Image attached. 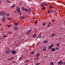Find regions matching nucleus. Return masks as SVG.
Returning a JSON list of instances; mask_svg holds the SVG:
<instances>
[{
	"label": "nucleus",
	"mask_w": 65,
	"mask_h": 65,
	"mask_svg": "<svg viewBox=\"0 0 65 65\" xmlns=\"http://www.w3.org/2000/svg\"><path fill=\"white\" fill-rule=\"evenodd\" d=\"M17 11H18L19 14L20 15H22V14H21V12L20 11V8L19 7H17Z\"/></svg>",
	"instance_id": "nucleus-1"
},
{
	"label": "nucleus",
	"mask_w": 65,
	"mask_h": 65,
	"mask_svg": "<svg viewBox=\"0 0 65 65\" xmlns=\"http://www.w3.org/2000/svg\"><path fill=\"white\" fill-rule=\"evenodd\" d=\"M31 11H32L31 9L30 8H29V9L27 10V13H28V14H30V13L31 12Z\"/></svg>",
	"instance_id": "nucleus-2"
},
{
	"label": "nucleus",
	"mask_w": 65,
	"mask_h": 65,
	"mask_svg": "<svg viewBox=\"0 0 65 65\" xmlns=\"http://www.w3.org/2000/svg\"><path fill=\"white\" fill-rule=\"evenodd\" d=\"M13 29L15 31H18L19 29V28L17 27H13Z\"/></svg>",
	"instance_id": "nucleus-3"
},
{
	"label": "nucleus",
	"mask_w": 65,
	"mask_h": 65,
	"mask_svg": "<svg viewBox=\"0 0 65 65\" xmlns=\"http://www.w3.org/2000/svg\"><path fill=\"white\" fill-rule=\"evenodd\" d=\"M42 7H43L44 6H47V4L45 3H42L40 5Z\"/></svg>",
	"instance_id": "nucleus-4"
},
{
	"label": "nucleus",
	"mask_w": 65,
	"mask_h": 65,
	"mask_svg": "<svg viewBox=\"0 0 65 65\" xmlns=\"http://www.w3.org/2000/svg\"><path fill=\"white\" fill-rule=\"evenodd\" d=\"M63 64V62L62 61V60H61L60 61H59L58 62V65H61L62 64Z\"/></svg>",
	"instance_id": "nucleus-5"
},
{
	"label": "nucleus",
	"mask_w": 65,
	"mask_h": 65,
	"mask_svg": "<svg viewBox=\"0 0 65 65\" xmlns=\"http://www.w3.org/2000/svg\"><path fill=\"white\" fill-rule=\"evenodd\" d=\"M21 9H22V10H23V11H25V12H26L27 10L28 11V9H27L25 8H24V7L22 8Z\"/></svg>",
	"instance_id": "nucleus-6"
},
{
	"label": "nucleus",
	"mask_w": 65,
	"mask_h": 65,
	"mask_svg": "<svg viewBox=\"0 0 65 65\" xmlns=\"http://www.w3.org/2000/svg\"><path fill=\"white\" fill-rule=\"evenodd\" d=\"M17 52L16 51H14V50H12V54H13V55H15L16 53Z\"/></svg>",
	"instance_id": "nucleus-7"
},
{
	"label": "nucleus",
	"mask_w": 65,
	"mask_h": 65,
	"mask_svg": "<svg viewBox=\"0 0 65 65\" xmlns=\"http://www.w3.org/2000/svg\"><path fill=\"white\" fill-rule=\"evenodd\" d=\"M53 46H54V44H52V45L48 47V49H51L52 47H53Z\"/></svg>",
	"instance_id": "nucleus-8"
},
{
	"label": "nucleus",
	"mask_w": 65,
	"mask_h": 65,
	"mask_svg": "<svg viewBox=\"0 0 65 65\" xmlns=\"http://www.w3.org/2000/svg\"><path fill=\"white\" fill-rule=\"evenodd\" d=\"M6 54H8L10 53V51L9 50H7L5 51Z\"/></svg>",
	"instance_id": "nucleus-9"
},
{
	"label": "nucleus",
	"mask_w": 65,
	"mask_h": 65,
	"mask_svg": "<svg viewBox=\"0 0 65 65\" xmlns=\"http://www.w3.org/2000/svg\"><path fill=\"white\" fill-rule=\"evenodd\" d=\"M31 30H29V31H27V32H26L25 34H29L30 32H31Z\"/></svg>",
	"instance_id": "nucleus-10"
},
{
	"label": "nucleus",
	"mask_w": 65,
	"mask_h": 65,
	"mask_svg": "<svg viewBox=\"0 0 65 65\" xmlns=\"http://www.w3.org/2000/svg\"><path fill=\"white\" fill-rule=\"evenodd\" d=\"M51 51H52V52H55L56 51V49H55V48H51Z\"/></svg>",
	"instance_id": "nucleus-11"
},
{
	"label": "nucleus",
	"mask_w": 65,
	"mask_h": 65,
	"mask_svg": "<svg viewBox=\"0 0 65 65\" xmlns=\"http://www.w3.org/2000/svg\"><path fill=\"white\" fill-rule=\"evenodd\" d=\"M14 25H15V26H17L19 25V23L18 22L16 23H15V22H14Z\"/></svg>",
	"instance_id": "nucleus-12"
},
{
	"label": "nucleus",
	"mask_w": 65,
	"mask_h": 65,
	"mask_svg": "<svg viewBox=\"0 0 65 65\" xmlns=\"http://www.w3.org/2000/svg\"><path fill=\"white\" fill-rule=\"evenodd\" d=\"M56 34H52V35H51L50 36L51 37H54V36H56Z\"/></svg>",
	"instance_id": "nucleus-13"
},
{
	"label": "nucleus",
	"mask_w": 65,
	"mask_h": 65,
	"mask_svg": "<svg viewBox=\"0 0 65 65\" xmlns=\"http://www.w3.org/2000/svg\"><path fill=\"white\" fill-rule=\"evenodd\" d=\"M26 18V17L25 16H21L20 18V19H25Z\"/></svg>",
	"instance_id": "nucleus-14"
},
{
	"label": "nucleus",
	"mask_w": 65,
	"mask_h": 65,
	"mask_svg": "<svg viewBox=\"0 0 65 65\" xmlns=\"http://www.w3.org/2000/svg\"><path fill=\"white\" fill-rule=\"evenodd\" d=\"M48 42L47 40H45L44 41V43H48Z\"/></svg>",
	"instance_id": "nucleus-15"
},
{
	"label": "nucleus",
	"mask_w": 65,
	"mask_h": 65,
	"mask_svg": "<svg viewBox=\"0 0 65 65\" xmlns=\"http://www.w3.org/2000/svg\"><path fill=\"white\" fill-rule=\"evenodd\" d=\"M15 5L13 4L12 6H11V8H13L14 7H15Z\"/></svg>",
	"instance_id": "nucleus-16"
},
{
	"label": "nucleus",
	"mask_w": 65,
	"mask_h": 65,
	"mask_svg": "<svg viewBox=\"0 0 65 65\" xmlns=\"http://www.w3.org/2000/svg\"><path fill=\"white\" fill-rule=\"evenodd\" d=\"M4 12L3 11H1L0 12V14H3L4 13Z\"/></svg>",
	"instance_id": "nucleus-17"
},
{
	"label": "nucleus",
	"mask_w": 65,
	"mask_h": 65,
	"mask_svg": "<svg viewBox=\"0 0 65 65\" xmlns=\"http://www.w3.org/2000/svg\"><path fill=\"white\" fill-rule=\"evenodd\" d=\"M5 17H4L3 18V20H2V21L3 22H4V21H5Z\"/></svg>",
	"instance_id": "nucleus-18"
},
{
	"label": "nucleus",
	"mask_w": 65,
	"mask_h": 65,
	"mask_svg": "<svg viewBox=\"0 0 65 65\" xmlns=\"http://www.w3.org/2000/svg\"><path fill=\"white\" fill-rule=\"evenodd\" d=\"M40 56V54L39 53H38L36 55V56H37V57H39V56Z\"/></svg>",
	"instance_id": "nucleus-19"
},
{
	"label": "nucleus",
	"mask_w": 65,
	"mask_h": 65,
	"mask_svg": "<svg viewBox=\"0 0 65 65\" xmlns=\"http://www.w3.org/2000/svg\"><path fill=\"white\" fill-rule=\"evenodd\" d=\"M51 24V23H49V24L47 25V27L48 28V27H50V24Z\"/></svg>",
	"instance_id": "nucleus-20"
},
{
	"label": "nucleus",
	"mask_w": 65,
	"mask_h": 65,
	"mask_svg": "<svg viewBox=\"0 0 65 65\" xmlns=\"http://www.w3.org/2000/svg\"><path fill=\"white\" fill-rule=\"evenodd\" d=\"M36 34H35V35H33V38H35V37H36Z\"/></svg>",
	"instance_id": "nucleus-21"
},
{
	"label": "nucleus",
	"mask_w": 65,
	"mask_h": 65,
	"mask_svg": "<svg viewBox=\"0 0 65 65\" xmlns=\"http://www.w3.org/2000/svg\"><path fill=\"white\" fill-rule=\"evenodd\" d=\"M50 65H54V62H51L50 63Z\"/></svg>",
	"instance_id": "nucleus-22"
},
{
	"label": "nucleus",
	"mask_w": 65,
	"mask_h": 65,
	"mask_svg": "<svg viewBox=\"0 0 65 65\" xmlns=\"http://www.w3.org/2000/svg\"><path fill=\"white\" fill-rule=\"evenodd\" d=\"M46 47H44V48L43 49V51H45L46 50Z\"/></svg>",
	"instance_id": "nucleus-23"
},
{
	"label": "nucleus",
	"mask_w": 65,
	"mask_h": 65,
	"mask_svg": "<svg viewBox=\"0 0 65 65\" xmlns=\"http://www.w3.org/2000/svg\"><path fill=\"white\" fill-rule=\"evenodd\" d=\"M6 19L8 20H12V19L9 18H7Z\"/></svg>",
	"instance_id": "nucleus-24"
},
{
	"label": "nucleus",
	"mask_w": 65,
	"mask_h": 65,
	"mask_svg": "<svg viewBox=\"0 0 65 65\" xmlns=\"http://www.w3.org/2000/svg\"><path fill=\"white\" fill-rule=\"evenodd\" d=\"M50 7L51 8H54V6H50Z\"/></svg>",
	"instance_id": "nucleus-25"
},
{
	"label": "nucleus",
	"mask_w": 65,
	"mask_h": 65,
	"mask_svg": "<svg viewBox=\"0 0 65 65\" xmlns=\"http://www.w3.org/2000/svg\"><path fill=\"white\" fill-rule=\"evenodd\" d=\"M29 62L28 60H26L25 61V63H27V62Z\"/></svg>",
	"instance_id": "nucleus-26"
},
{
	"label": "nucleus",
	"mask_w": 65,
	"mask_h": 65,
	"mask_svg": "<svg viewBox=\"0 0 65 65\" xmlns=\"http://www.w3.org/2000/svg\"><path fill=\"white\" fill-rule=\"evenodd\" d=\"M37 22H38L37 20H36L35 21V25H36V24H37Z\"/></svg>",
	"instance_id": "nucleus-27"
},
{
	"label": "nucleus",
	"mask_w": 65,
	"mask_h": 65,
	"mask_svg": "<svg viewBox=\"0 0 65 65\" xmlns=\"http://www.w3.org/2000/svg\"><path fill=\"white\" fill-rule=\"evenodd\" d=\"M38 37L39 38H41V35H39Z\"/></svg>",
	"instance_id": "nucleus-28"
},
{
	"label": "nucleus",
	"mask_w": 65,
	"mask_h": 65,
	"mask_svg": "<svg viewBox=\"0 0 65 65\" xmlns=\"http://www.w3.org/2000/svg\"><path fill=\"white\" fill-rule=\"evenodd\" d=\"M6 2H7V3H10V1H7Z\"/></svg>",
	"instance_id": "nucleus-29"
},
{
	"label": "nucleus",
	"mask_w": 65,
	"mask_h": 65,
	"mask_svg": "<svg viewBox=\"0 0 65 65\" xmlns=\"http://www.w3.org/2000/svg\"><path fill=\"white\" fill-rule=\"evenodd\" d=\"M3 37H4V38H6V37H7L5 35H4L3 36Z\"/></svg>",
	"instance_id": "nucleus-30"
},
{
	"label": "nucleus",
	"mask_w": 65,
	"mask_h": 65,
	"mask_svg": "<svg viewBox=\"0 0 65 65\" xmlns=\"http://www.w3.org/2000/svg\"><path fill=\"white\" fill-rule=\"evenodd\" d=\"M45 25H46V23H44L43 24V26H45Z\"/></svg>",
	"instance_id": "nucleus-31"
},
{
	"label": "nucleus",
	"mask_w": 65,
	"mask_h": 65,
	"mask_svg": "<svg viewBox=\"0 0 65 65\" xmlns=\"http://www.w3.org/2000/svg\"><path fill=\"white\" fill-rule=\"evenodd\" d=\"M19 59L20 60H22V57H21L19 58Z\"/></svg>",
	"instance_id": "nucleus-32"
},
{
	"label": "nucleus",
	"mask_w": 65,
	"mask_h": 65,
	"mask_svg": "<svg viewBox=\"0 0 65 65\" xmlns=\"http://www.w3.org/2000/svg\"><path fill=\"white\" fill-rule=\"evenodd\" d=\"M35 60H39V58H36Z\"/></svg>",
	"instance_id": "nucleus-33"
},
{
	"label": "nucleus",
	"mask_w": 65,
	"mask_h": 65,
	"mask_svg": "<svg viewBox=\"0 0 65 65\" xmlns=\"http://www.w3.org/2000/svg\"><path fill=\"white\" fill-rule=\"evenodd\" d=\"M44 8H45V7H43L42 8V10H44Z\"/></svg>",
	"instance_id": "nucleus-34"
},
{
	"label": "nucleus",
	"mask_w": 65,
	"mask_h": 65,
	"mask_svg": "<svg viewBox=\"0 0 65 65\" xmlns=\"http://www.w3.org/2000/svg\"><path fill=\"white\" fill-rule=\"evenodd\" d=\"M40 63L39 62L37 63L36 64V65H39V64Z\"/></svg>",
	"instance_id": "nucleus-35"
},
{
	"label": "nucleus",
	"mask_w": 65,
	"mask_h": 65,
	"mask_svg": "<svg viewBox=\"0 0 65 65\" xmlns=\"http://www.w3.org/2000/svg\"><path fill=\"white\" fill-rule=\"evenodd\" d=\"M34 51H33V52H31V54L32 55V54H34Z\"/></svg>",
	"instance_id": "nucleus-36"
},
{
	"label": "nucleus",
	"mask_w": 65,
	"mask_h": 65,
	"mask_svg": "<svg viewBox=\"0 0 65 65\" xmlns=\"http://www.w3.org/2000/svg\"><path fill=\"white\" fill-rule=\"evenodd\" d=\"M22 3L21 2H20V3L19 5H22Z\"/></svg>",
	"instance_id": "nucleus-37"
},
{
	"label": "nucleus",
	"mask_w": 65,
	"mask_h": 65,
	"mask_svg": "<svg viewBox=\"0 0 65 65\" xmlns=\"http://www.w3.org/2000/svg\"><path fill=\"white\" fill-rule=\"evenodd\" d=\"M11 27V25H9L8 26V27L9 28V27Z\"/></svg>",
	"instance_id": "nucleus-38"
},
{
	"label": "nucleus",
	"mask_w": 65,
	"mask_h": 65,
	"mask_svg": "<svg viewBox=\"0 0 65 65\" xmlns=\"http://www.w3.org/2000/svg\"><path fill=\"white\" fill-rule=\"evenodd\" d=\"M6 12H5V13H4V15H6V16H7V15H6Z\"/></svg>",
	"instance_id": "nucleus-39"
},
{
	"label": "nucleus",
	"mask_w": 65,
	"mask_h": 65,
	"mask_svg": "<svg viewBox=\"0 0 65 65\" xmlns=\"http://www.w3.org/2000/svg\"><path fill=\"white\" fill-rule=\"evenodd\" d=\"M14 57H12L11 59V60H12V59H14Z\"/></svg>",
	"instance_id": "nucleus-40"
},
{
	"label": "nucleus",
	"mask_w": 65,
	"mask_h": 65,
	"mask_svg": "<svg viewBox=\"0 0 65 65\" xmlns=\"http://www.w3.org/2000/svg\"><path fill=\"white\" fill-rule=\"evenodd\" d=\"M47 12L48 13H50V10H47Z\"/></svg>",
	"instance_id": "nucleus-41"
},
{
	"label": "nucleus",
	"mask_w": 65,
	"mask_h": 65,
	"mask_svg": "<svg viewBox=\"0 0 65 65\" xmlns=\"http://www.w3.org/2000/svg\"><path fill=\"white\" fill-rule=\"evenodd\" d=\"M55 49H56V50H59V48H57V47H56L55 48Z\"/></svg>",
	"instance_id": "nucleus-42"
},
{
	"label": "nucleus",
	"mask_w": 65,
	"mask_h": 65,
	"mask_svg": "<svg viewBox=\"0 0 65 65\" xmlns=\"http://www.w3.org/2000/svg\"><path fill=\"white\" fill-rule=\"evenodd\" d=\"M57 46H59V44L58 43H57Z\"/></svg>",
	"instance_id": "nucleus-43"
},
{
	"label": "nucleus",
	"mask_w": 65,
	"mask_h": 65,
	"mask_svg": "<svg viewBox=\"0 0 65 65\" xmlns=\"http://www.w3.org/2000/svg\"><path fill=\"white\" fill-rule=\"evenodd\" d=\"M7 15H8V16L9 15V13H7Z\"/></svg>",
	"instance_id": "nucleus-44"
},
{
	"label": "nucleus",
	"mask_w": 65,
	"mask_h": 65,
	"mask_svg": "<svg viewBox=\"0 0 65 65\" xmlns=\"http://www.w3.org/2000/svg\"><path fill=\"white\" fill-rule=\"evenodd\" d=\"M11 59H8V60H9V61H10V60H11Z\"/></svg>",
	"instance_id": "nucleus-45"
},
{
	"label": "nucleus",
	"mask_w": 65,
	"mask_h": 65,
	"mask_svg": "<svg viewBox=\"0 0 65 65\" xmlns=\"http://www.w3.org/2000/svg\"><path fill=\"white\" fill-rule=\"evenodd\" d=\"M52 22H54V20L53 19H52Z\"/></svg>",
	"instance_id": "nucleus-46"
},
{
	"label": "nucleus",
	"mask_w": 65,
	"mask_h": 65,
	"mask_svg": "<svg viewBox=\"0 0 65 65\" xmlns=\"http://www.w3.org/2000/svg\"><path fill=\"white\" fill-rule=\"evenodd\" d=\"M2 17H4V14H3V15H2Z\"/></svg>",
	"instance_id": "nucleus-47"
},
{
	"label": "nucleus",
	"mask_w": 65,
	"mask_h": 65,
	"mask_svg": "<svg viewBox=\"0 0 65 65\" xmlns=\"http://www.w3.org/2000/svg\"><path fill=\"white\" fill-rule=\"evenodd\" d=\"M3 38H0V40H1V39H3Z\"/></svg>",
	"instance_id": "nucleus-48"
},
{
	"label": "nucleus",
	"mask_w": 65,
	"mask_h": 65,
	"mask_svg": "<svg viewBox=\"0 0 65 65\" xmlns=\"http://www.w3.org/2000/svg\"><path fill=\"white\" fill-rule=\"evenodd\" d=\"M13 63H15V61H14L13 62Z\"/></svg>",
	"instance_id": "nucleus-49"
},
{
	"label": "nucleus",
	"mask_w": 65,
	"mask_h": 65,
	"mask_svg": "<svg viewBox=\"0 0 65 65\" xmlns=\"http://www.w3.org/2000/svg\"><path fill=\"white\" fill-rule=\"evenodd\" d=\"M54 11H54V10H53V11H52V12H54Z\"/></svg>",
	"instance_id": "nucleus-50"
},
{
	"label": "nucleus",
	"mask_w": 65,
	"mask_h": 65,
	"mask_svg": "<svg viewBox=\"0 0 65 65\" xmlns=\"http://www.w3.org/2000/svg\"><path fill=\"white\" fill-rule=\"evenodd\" d=\"M63 64L64 65H65V62H64Z\"/></svg>",
	"instance_id": "nucleus-51"
},
{
	"label": "nucleus",
	"mask_w": 65,
	"mask_h": 65,
	"mask_svg": "<svg viewBox=\"0 0 65 65\" xmlns=\"http://www.w3.org/2000/svg\"><path fill=\"white\" fill-rule=\"evenodd\" d=\"M3 30V28H2V29H1V30L2 31V30Z\"/></svg>",
	"instance_id": "nucleus-52"
},
{
	"label": "nucleus",
	"mask_w": 65,
	"mask_h": 65,
	"mask_svg": "<svg viewBox=\"0 0 65 65\" xmlns=\"http://www.w3.org/2000/svg\"><path fill=\"white\" fill-rule=\"evenodd\" d=\"M11 32H10V33H9V34H11Z\"/></svg>",
	"instance_id": "nucleus-53"
},
{
	"label": "nucleus",
	"mask_w": 65,
	"mask_h": 65,
	"mask_svg": "<svg viewBox=\"0 0 65 65\" xmlns=\"http://www.w3.org/2000/svg\"><path fill=\"white\" fill-rule=\"evenodd\" d=\"M45 58H47V57L45 56Z\"/></svg>",
	"instance_id": "nucleus-54"
},
{
	"label": "nucleus",
	"mask_w": 65,
	"mask_h": 65,
	"mask_svg": "<svg viewBox=\"0 0 65 65\" xmlns=\"http://www.w3.org/2000/svg\"><path fill=\"white\" fill-rule=\"evenodd\" d=\"M27 8H29V6H27Z\"/></svg>",
	"instance_id": "nucleus-55"
},
{
	"label": "nucleus",
	"mask_w": 65,
	"mask_h": 65,
	"mask_svg": "<svg viewBox=\"0 0 65 65\" xmlns=\"http://www.w3.org/2000/svg\"><path fill=\"white\" fill-rule=\"evenodd\" d=\"M0 26H1V24L0 23Z\"/></svg>",
	"instance_id": "nucleus-56"
},
{
	"label": "nucleus",
	"mask_w": 65,
	"mask_h": 65,
	"mask_svg": "<svg viewBox=\"0 0 65 65\" xmlns=\"http://www.w3.org/2000/svg\"><path fill=\"white\" fill-rule=\"evenodd\" d=\"M1 2L0 1V4H1Z\"/></svg>",
	"instance_id": "nucleus-57"
},
{
	"label": "nucleus",
	"mask_w": 65,
	"mask_h": 65,
	"mask_svg": "<svg viewBox=\"0 0 65 65\" xmlns=\"http://www.w3.org/2000/svg\"><path fill=\"white\" fill-rule=\"evenodd\" d=\"M55 12L57 14V12Z\"/></svg>",
	"instance_id": "nucleus-58"
},
{
	"label": "nucleus",
	"mask_w": 65,
	"mask_h": 65,
	"mask_svg": "<svg viewBox=\"0 0 65 65\" xmlns=\"http://www.w3.org/2000/svg\"><path fill=\"white\" fill-rule=\"evenodd\" d=\"M28 0V1H30V0Z\"/></svg>",
	"instance_id": "nucleus-59"
},
{
	"label": "nucleus",
	"mask_w": 65,
	"mask_h": 65,
	"mask_svg": "<svg viewBox=\"0 0 65 65\" xmlns=\"http://www.w3.org/2000/svg\"><path fill=\"white\" fill-rule=\"evenodd\" d=\"M23 56H21V57H23Z\"/></svg>",
	"instance_id": "nucleus-60"
}]
</instances>
